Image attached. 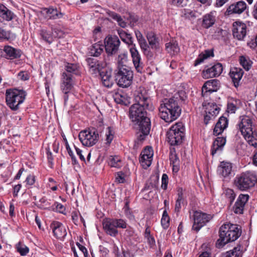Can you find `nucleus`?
<instances>
[{"mask_svg": "<svg viewBox=\"0 0 257 257\" xmlns=\"http://www.w3.org/2000/svg\"><path fill=\"white\" fill-rule=\"evenodd\" d=\"M4 51L6 53V56L4 57L7 59H17L21 56L22 52L20 50L14 48L9 45H6L4 47Z\"/></svg>", "mask_w": 257, "mask_h": 257, "instance_id": "26", "label": "nucleus"}, {"mask_svg": "<svg viewBox=\"0 0 257 257\" xmlns=\"http://www.w3.org/2000/svg\"><path fill=\"white\" fill-rule=\"evenodd\" d=\"M101 77L103 85L106 87H110L112 85V81L111 80V70L108 69L106 67L100 72L98 75Z\"/></svg>", "mask_w": 257, "mask_h": 257, "instance_id": "25", "label": "nucleus"}, {"mask_svg": "<svg viewBox=\"0 0 257 257\" xmlns=\"http://www.w3.org/2000/svg\"><path fill=\"white\" fill-rule=\"evenodd\" d=\"M224 194L225 197L228 199V201L231 204L234 201L236 196L234 191L231 189H226L224 191Z\"/></svg>", "mask_w": 257, "mask_h": 257, "instance_id": "49", "label": "nucleus"}, {"mask_svg": "<svg viewBox=\"0 0 257 257\" xmlns=\"http://www.w3.org/2000/svg\"><path fill=\"white\" fill-rule=\"evenodd\" d=\"M249 196L247 194H240L238 197L232 210L234 213L237 214H242L243 213V210L245 203L247 202Z\"/></svg>", "mask_w": 257, "mask_h": 257, "instance_id": "18", "label": "nucleus"}, {"mask_svg": "<svg viewBox=\"0 0 257 257\" xmlns=\"http://www.w3.org/2000/svg\"><path fill=\"white\" fill-rule=\"evenodd\" d=\"M169 159L170 161V164L173 165V171L176 169V171H177L178 170L179 159L176 153L175 148H172L170 149L169 154Z\"/></svg>", "mask_w": 257, "mask_h": 257, "instance_id": "35", "label": "nucleus"}, {"mask_svg": "<svg viewBox=\"0 0 257 257\" xmlns=\"http://www.w3.org/2000/svg\"><path fill=\"white\" fill-rule=\"evenodd\" d=\"M113 218H105L103 221V227L106 233L110 236H116L118 234V230L116 229Z\"/></svg>", "mask_w": 257, "mask_h": 257, "instance_id": "24", "label": "nucleus"}, {"mask_svg": "<svg viewBox=\"0 0 257 257\" xmlns=\"http://www.w3.org/2000/svg\"><path fill=\"white\" fill-rule=\"evenodd\" d=\"M113 222L115 224L116 229H117V228L124 229L127 227V223L126 221L122 219L113 218Z\"/></svg>", "mask_w": 257, "mask_h": 257, "instance_id": "52", "label": "nucleus"}, {"mask_svg": "<svg viewBox=\"0 0 257 257\" xmlns=\"http://www.w3.org/2000/svg\"><path fill=\"white\" fill-rule=\"evenodd\" d=\"M226 143V138L225 137H217L213 143L211 148V154L212 156L218 151H222L223 147Z\"/></svg>", "mask_w": 257, "mask_h": 257, "instance_id": "29", "label": "nucleus"}, {"mask_svg": "<svg viewBox=\"0 0 257 257\" xmlns=\"http://www.w3.org/2000/svg\"><path fill=\"white\" fill-rule=\"evenodd\" d=\"M109 165L112 167L119 168L121 166V160L118 156H110L108 162Z\"/></svg>", "mask_w": 257, "mask_h": 257, "instance_id": "45", "label": "nucleus"}, {"mask_svg": "<svg viewBox=\"0 0 257 257\" xmlns=\"http://www.w3.org/2000/svg\"><path fill=\"white\" fill-rule=\"evenodd\" d=\"M187 0H172V3L174 5L183 7L186 6Z\"/></svg>", "mask_w": 257, "mask_h": 257, "instance_id": "62", "label": "nucleus"}, {"mask_svg": "<svg viewBox=\"0 0 257 257\" xmlns=\"http://www.w3.org/2000/svg\"><path fill=\"white\" fill-rule=\"evenodd\" d=\"M177 195L178 198L177 200L185 201V200L184 197V190L182 187H178L177 188Z\"/></svg>", "mask_w": 257, "mask_h": 257, "instance_id": "61", "label": "nucleus"}, {"mask_svg": "<svg viewBox=\"0 0 257 257\" xmlns=\"http://www.w3.org/2000/svg\"><path fill=\"white\" fill-rule=\"evenodd\" d=\"M241 227L230 223H224L219 228V238L217 240L216 246L220 248L228 242L236 240L241 234Z\"/></svg>", "mask_w": 257, "mask_h": 257, "instance_id": "3", "label": "nucleus"}, {"mask_svg": "<svg viewBox=\"0 0 257 257\" xmlns=\"http://www.w3.org/2000/svg\"><path fill=\"white\" fill-rule=\"evenodd\" d=\"M133 75V72L127 66H122L115 70V80L117 85L122 88H127L132 84Z\"/></svg>", "mask_w": 257, "mask_h": 257, "instance_id": "6", "label": "nucleus"}, {"mask_svg": "<svg viewBox=\"0 0 257 257\" xmlns=\"http://www.w3.org/2000/svg\"><path fill=\"white\" fill-rule=\"evenodd\" d=\"M54 235L57 238L62 239L67 234L65 226L60 222L54 221L50 225Z\"/></svg>", "mask_w": 257, "mask_h": 257, "instance_id": "22", "label": "nucleus"}, {"mask_svg": "<svg viewBox=\"0 0 257 257\" xmlns=\"http://www.w3.org/2000/svg\"><path fill=\"white\" fill-rule=\"evenodd\" d=\"M127 56L126 54L123 53L118 55V66L117 68H119L122 66H126L125 63L127 62Z\"/></svg>", "mask_w": 257, "mask_h": 257, "instance_id": "54", "label": "nucleus"}, {"mask_svg": "<svg viewBox=\"0 0 257 257\" xmlns=\"http://www.w3.org/2000/svg\"><path fill=\"white\" fill-rule=\"evenodd\" d=\"M52 201H53V200L48 199L45 197H43L40 200V202L42 204L43 208L45 209H48L50 210H52Z\"/></svg>", "mask_w": 257, "mask_h": 257, "instance_id": "51", "label": "nucleus"}, {"mask_svg": "<svg viewBox=\"0 0 257 257\" xmlns=\"http://www.w3.org/2000/svg\"><path fill=\"white\" fill-rule=\"evenodd\" d=\"M161 222L163 228L167 229L170 225V217H162Z\"/></svg>", "mask_w": 257, "mask_h": 257, "instance_id": "59", "label": "nucleus"}, {"mask_svg": "<svg viewBox=\"0 0 257 257\" xmlns=\"http://www.w3.org/2000/svg\"><path fill=\"white\" fill-rule=\"evenodd\" d=\"M114 131L112 128L110 126L107 127L106 128V131L105 133L106 136V144L107 145H110L112 141L114 138Z\"/></svg>", "mask_w": 257, "mask_h": 257, "instance_id": "48", "label": "nucleus"}, {"mask_svg": "<svg viewBox=\"0 0 257 257\" xmlns=\"http://www.w3.org/2000/svg\"><path fill=\"white\" fill-rule=\"evenodd\" d=\"M209 107L208 109V113L210 114L214 117L216 116L220 110V108L216 105V103H211V104H208Z\"/></svg>", "mask_w": 257, "mask_h": 257, "instance_id": "47", "label": "nucleus"}, {"mask_svg": "<svg viewBox=\"0 0 257 257\" xmlns=\"http://www.w3.org/2000/svg\"><path fill=\"white\" fill-rule=\"evenodd\" d=\"M117 32L121 40L128 45L134 46L133 38L132 35L121 29L117 30Z\"/></svg>", "mask_w": 257, "mask_h": 257, "instance_id": "30", "label": "nucleus"}, {"mask_svg": "<svg viewBox=\"0 0 257 257\" xmlns=\"http://www.w3.org/2000/svg\"><path fill=\"white\" fill-rule=\"evenodd\" d=\"M252 120L249 116L245 115L242 117L238 126L243 136L249 134L252 128Z\"/></svg>", "mask_w": 257, "mask_h": 257, "instance_id": "17", "label": "nucleus"}, {"mask_svg": "<svg viewBox=\"0 0 257 257\" xmlns=\"http://www.w3.org/2000/svg\"><path fill=\"white\" fill-rule=\"evenodd\" d=\"M104 46L97 43H95L91 46L90 49L91 56L94 57L99 56L103 51Z\"/></svg>", "mask_w": 257, "mask_h": 257, "instance_id": "39", "label": "nucleus"}, {"mask_svg": "<svg viewBox=\"0 0 257 257\" xmlns=\"http://www.w3.org/2000/svg\"><path fill=\"white\" fill-rule=\"evenodd\" d=\"M232 164L229 162H222L217 168V173L224 178H229L232 174Z\"/></svg>", "mask_w": 257, "mask_h": 257, "instance_id": "23", "label": "nucleus"}, {"mask_svg": "<svg viewBox=\"0 0 257 257\" xmlns=\"http://www.w3.org/2000/svg\"><path fill=\"white\" fill-rule=\"evenodd\" d=\"M202 250L199 257H210L211 255V248L206 244H203L201 246Z\"/></svg>", "mask_w": 257, "mask_h": 257, "instance_id": "50", "label": "nucleus"}, {"mask_svg": "<svg viewBox=\"0 0 257 257\" xmlns=\"http://www.w3.org/2000/svg\"><path fill=\"white\" fill-rule=\"evenodd\" d=\"M242 247L241 245H237L232 250L227 252V254L225 257H231V255L234 257H241L242 255Z\"/></svg>", "mask_w": 257, "mask_h": 257, "instance_id": "44", "label": "nucleus"}, {"mask_svg": "<svg viewBox=\"0 0 257 257\" xmlns=\"http://www.w3.org/2000/svg\"><path fill=\"white\" fill-rule=\"evenodd\" d=\"M135 33L141 48L146 47V45H148L145 38L140 31L136 30Z\"/></svg>", "mask_w": 257, "mask_h": 257, "instance_id": "46", "label": "nucleus"}, {"mask_svg": "<svg viewBox=\"0 0 257 257\" xmlns=\"http://www.w3.org/2000/svg\"><path fill=\"white\" fill-rule=\"evenodd\" d=\"M223 71L221 63H216L209 67L206 66L202 72V77L205 79L216 77L219 76Z\"/></svg>", "mask_w": 257, "mask_h": 257, "instance_id": "12", "label": "nucleus"}, {"mask_svg": "<svg viewBox=\"0 0 257 257\" xmlns=\"http://www.w3.org/2000/svg\"><path fill=\"white\" fill-rule=\"evenodd\" d=\"M106 14L113 20L116 21L120 27L124 28L126 27V23L123 20L119 14L110 10H107Z\"/></svg>", "mask_w": 257, "mask_h": 257, "instance_id": "36", "label": "nucleus"}, {"mask_svg": "<svg viewBox=\"0 0 257 257\" xmlns=\"http://www.w3.org/2000/svg\"><path fill=\"white\" fill-rule=\"evenodd\" d=\"M146 37L149 42V46L151 48L155 51H159L160 50L159 43L156 34L152 31L148 32L146 34Z\"/></svg>", "mask_w": 257, "mask_h": 257, "instance_id": "28", "label": "nucleus"}, {"mask_svg": "<svg viewBox=\"0 0 257 257\" xmlns=\"http://www.w3.org/2000/svg\"><path fill=\"white\" fill-rule=\"evenodd\" d=\"M89 72L96 76L98 73L106 67V63L104 60H99L93 57H88L85 60Z\"/></svg>", "mask_w": 257, "mask_h": 257, "instance_id": "9", "label": "nucleus"}, {"mask_svg": "<svg viewBox=\"0 0 257 257\" xmlns=\"http://www.w3.org/2000/svg\"><path fill=\"white\" fill-rule=\"evenodd\" d=\"M104 43V47H105L106 52L108 55H112L117 52L120 45V41L117 36H114L106 38Z\"/></svg>", "mask_w": 257, "mask_h": 257, "instance_id": "13", "label": "nucleus"}, {"mask_svg": "<svg viewBox=\"0 0 257 257\" xmlns=\"http://www.w3.org/2000/svg\"><path fill=\"white\" fill-rule=\"evenodd\" d=\"M159 178L157 176H152L147 182L144 187V190H149L152 189H157L158 186Z\"/></svg>", "mask_w": 257, "mask_h": 257, "instance_id": "40", "label": "nucleus"}, {"mask_svg": "<svg viewBox=\"0 0 257 257\" xmlns=\"http://www.w3.org/2000/svg\"><path fill=\"white\" fill-rule=\"evenodd\" d=\"M243 70L238 67H233L230 69L229 75L232 79L234 86L237 88L240 84V80L243 75Z\"/></svg>", "mask_w": 257, "mask_h": 257, "instance_id": "21", "label": "nucleus"}, {"mask_svg": "<svg viewBox=\"0 0 257 257\" xmlns=\"http://www.w3.org/2000/svg\"><path fill=\"white\" fill-rule=\"evenodd\" d=\"M232 35L238 40H243L246 35V25L241 22H235L233 24Z\"/></svg>", "mask_w": 257, "mask_h": 257, "instance_id": "15", "label": "nucleus"}, {"mask_svg": "<svg viewBox=\"0 0 257 257\" xmlns=\"http://www.w3.org/2000/svg\"><path fill=\"white\" fill-rule=\"evenodd\" d=\"M54 211H57L61 213H64L65 211V207L62 204L55 202L53 204H52V210Z\"/></svg>", "mask_w": 257, "mask_h": 257, "instance_id": "53", "label": "nucleus"}, {"mask_svg": "<svg viewBox=\"0 0 257 257\" xmlns=\"http://www.w3.org/2000/svg\"><path fill=\"white\" fill-rule=\"evenodd\" d=\"M114 101L118 104H125L126 102V94L123 92H116L113 95Z\"/></svg>", "mask_w": 257, "mask_h": 257, "instance_id": "43", "label": "nucleus"}, {"mask_svg": "<svg viewBox=\"0 0 257 257\" xmlns=\"http://www.w3.org/2000/svg\"><path fill=\"white\" fill-rule=\"evenodd\" d=\"M153 151L151 147H146L141 154L140 162L143 167L147 169L152 163Z\"/></svg>", "mask_w": 257, "mask_h": 257, "instance_id": "16", "label": "nucleus"}, {"mask_svg": "<svg viewBox=\"0 0 257 257\" xmlns=\"http://www.w3.org/2000/svg\"><path fill=\"white\" fill-rule=\"evenodd\" d=\"M150 47L149 45L146 46V47L141 48L144 54L149 58H151L153 57V53L150 50Z\"/></svg>", "mask_w": 257, "mask_h": 257, "instance_id": "56", "label": "nucleus"}, {"mask_svg": "<svg viewBox=\"0 0 257 257\" xmlns=\"http://www.w3.org/2000/svg\"><path fill=\"white\" fill-rule=\"evenodd\" d=\"M65 71L62 73H66V74L70 75L72 77H73V74H78V66L77 64L72 63H67L65 67Z\"/></svg>", "mask_w": 257, "mask_h": 257, "instance_id": "38", "label": "nucleus"}, {"mask_svg": "<svg viewBox=\"0 0 257 257\" xmlns=\"http://www.w3.org/2000/svg\"><path fill=\"white\" fill-rule=\"evenodd\" d=\"M0 17L6 21H10L13 19V13L4 5H0Z\"/></svg>", "mask_w": 257, "mask_h": 257, "instance_id": "37", "label": "nucleus"}, {"mask_svg": "<svg viewBox=\"0 0 257 257\" xmlns=\"http://www.w3.org/2000/svg\"><path fill=\"white\" fill-rule=\"evenodd\" d=\"M215 22V16L212 13L207 14L203 17L202 26L203 28L208 29L212 27Z\"/></svg>", "mask_w": 257, "mask_h": 257, "instance_id": "32", "label": "nucleus"}, {"mask_svg": "<svg viewBox=\"0 0 257 257\" xmlns=\"http://www.w3.org/2000/svg\"><path fill=\"white\" fill-rule=\"evenodd\" d=\"M123 209L124 213L126 217L130 220H133L135 219V216L133 215L130 208H127L126 207H123Z\"/></svg>", "mask_w": 257, "mask_h": 257, "instance_id": "58", "label": "nucleus"}, {"mask_svg": "<svg viewBox=\"0 0 257 257\" xmlns=\"http://www.w3.org/2000/svg\"><path fill=\"white\" fill-rule=\"evenodd\" d=\"M25 181L27 183V184L32 185L35 183V177L34 175H29L27 176Z\"/></svg>", "mask_w": 257, "mask_h": 257, "instance_id": "63", "label": "nucleus"}, {"mask_svg": "<svg viewBox=\"0 0 257 257\" xmlns=\"http://www.w3.org/2000/svg\"><path fill=\"white\" fill-rule=\"evenodd\" d=\"M185 126L182 122H176L167 133V141L171 146L180 145L185 139Z\"/></svg>", "mask_w": 257, "mask_h": 257, "instance_id": "5", "label": "nucleus"}, {"mask_svg": "<svg viewBox=\"0 0 257 257\" xmlns=\"http://www.w3.org/2000/svg\"><path fill=\"white\" fill-rule=\"evenodd\" d=\"M239 63L246 71H248L250 69L252 64V62L248 57L244 56L239 57Z\"/></svg>", "mask_w": 257, "mask_h": 257, "instance_id": "41", "label": "nucleus"}, {"mask_svg": "<svg viewBox=\"0 0 257 257\" xmlns=\"http://www.w3.org/2000/svg\"><path fill=\"white\" fill-rule=\"evenodd\" d=\"M220 87L219 81L217 79H212L207 81L202 88V94L204 96L207 92L211 93L216 92Z\"/></svg>", "mask_w": 257, "mask_h": 257, "instance_id": "20", "label": "nucleus"}, {"mask_svg": "<svg viewBox=\"0 0 257 257\" xmlns=\"http://www.w3.org/2000/svg\"><path fill=\"white\" fill-rule=\"evenodd\" d=\"M159 115L166 122H171L181 114V109L178 102V98L173 97L165 99L159 108Z\"/></svg>", "mask_w": 257, "mask_h": 257, "instance_id": "2", "label": "nucleus"}, {"mask_svg": "<svg viewBox=\"0 0 257 257\" xmlns=\"http://www.w3.org/2000/svg\"><path fill=\"white\" fill-rule=\"evenodd\" d=\"M17 250L21 255L24 256L29 252V249L25 245H19L17 246Z\"/></svg>", "mask_w": 257, "mask_h": 257, "instance_id": "55", "label": "nucleus"}, {"mask_svg": "<svg viewBox=\"0 0 257 257\" xmlns=\"http://www.w3.org/2000/svg\"><path fill=\"white\" fill-rule=\"evenodd\" d=\"M214 56L213 50H206L200 54L194 62V65L196 66L202 63L204 60L213 57Z\"/></svg>", "mask_w": 257, "mask_h": 257, "instance_id": "33", "label": "nucleus"}, {"mask_svg": "<svg viewBox=\"0 0 257 257\" xmlns=\"http://www.w3.org/2000/svg\"><path fill=\"white\" fill-rule=\"evenodd\" d=\"M116 181L119 183H123L125 181L124 174L122 172H118L115 175Z\"/></svg>", "mask_w": 257, "mask_h": 257, "instance_id": "60", "label": "nucleus"}, {"mask_svg": "<svg viewBox=\"0 0 257 257\" xmlns=\"http://www.w3.org/2000/svg\"><path fill=\"white\" fill-rule=\"evenodd\" d=\"M211 218V217L210 215L195 211L194 214V223L192 226V229L198 232Z\"/></svg>", "mask_w": 257, "mask_h": 257, "instance_id": "11", "label": "nucleus"}, {"mask_svg": "<svg viewBox=\"0 0 257 257\" xmlns=\"http://www.w3.org/2000/svg\"><path fill=\"white\" fill-rule=\"evenodd\" d=\"M47 14V17L49 19H57L62 17L63 14L58 12L57 9L53 8H44L43 10Z\"/></svg>", "mask_w": 257, "mask_h": 257, "instance_id": "34", "label": "nucleus"}, {"mask_svg": "<svg viewBox=\"0 0 257 257\" xmlns=\"http://www.w3.org/2000/svg\"><path fill=\"white\" fill-rule=\"evenodd\" d=\"M40 35L43 40L49 44L52 43L53 37L52 32L48 31L46 29H41L40 31Z\"/></svg>", "mask_w": 257, "mask_h": 257, "instance_id": "42", "label": "nucleus"}, {"mask_svg": "<svg viewBox=\"0 0 257 257\" xmlns=\"http://www.w3.org/2000/svg\"><path fill=\"white\" fill-rule=\"evenodd\" d=\"M168 176L166 174H163L162 177V185L161 187L164 190L167 189L168 184Z\"/></svg>", "mask_w": 257, "mask_h": 257, "instance_id": "57", "label": "nucleus"}, {"mask_svg": "<svg viewBox=\"0 0 257 257\" xmlns=\"http://www.w3.org/2000/svg\"><path fill=\"white\" fill-rule=\"evenodd\" d=\"M256 183L255 178L247 174H241L236 177L234 180V184L237 188L241 190L245 191L253 187Z\"/></svg>", "mask_w": 257, "mask_h": 257, "instance_id": "8", "label": "nucleus"}, {"mask_svg": "<svg viewBox=\"0 0 257 257\" xmlns=\"http://www.w3.org/2000/svg\"><path fill=\"white\" fill-rule=\"evenodd\" d=\"M135 100L136 103L130 107L129 116L134 122L135 129L140 133L138 139L143 141L150 133L151 129V121L147 112L150 99L146 92L137 91L135 94Z\"/></svg>", "mask_w": 257, "mask_h": 257, "instance_id": "1", "label": "nucleus"}, {"mask_svg": "<svg viewBox=\"0 0 257 257\" xmlns=\"http://www.w3.org/2000/svg\"><path fill=\"white\" fill-rule=\"evenodd\" d=\"M130 52L133 62L138 72L142 73L143 70V64L141 62V56L135 47V45L130 48Z\"/></svg>", "mask_w": 257, "mask_h": 257, "instance_id": "19", "label": "nucleus"}, {"mask_svg": "<svg viewBox=\"0 0 257 257\" xmlns=\"http://www.w3.org/2000/svg\"><path fill=\"white\" fill-rule=\"evenodd\" d=\"M246 4L244 1L235 2L227 8L225 14L227 16L240 15L246 10Z\"/></svg>", "mask_w": 257, "mask_h": 257, "instance_id": "14", "label": "nucleus"}, {"mask_svg": "<svg viewBox=\"0 0 257 257\" xmlns=\"http://www.w3.org/2000/svg\"><path fill=\"white\" fill-rule=\"evenodd\" d=\"M228 126V119L226 117L223 116H221L215 126L213 130V134L215 136H218L223 132V131Z\"/></svg>", "mask_w": 257, "mask_h": 257, "instance_id": "27", "label": "nucleus"}, {"mask_svg": "<svg viewBox=\"0 0 257 257\" xmlns=\"http://www.w3.org/2000/svg\"><path fill=\"white\" fill-rule=\"evenodd\" d=\"M244 139L247 142L248 144L254 148H257V140L255 139H247L246 137H244Z\"/></svg>", "mask_w": 257, "mask_h": 257, "instance_id": "64", "label": "nucleus"}, {"mask_svg": "<svg viewBox=\"0 0 257 257\" xmlns=\"http://www.w3.org/2000/svg\"><path fill=\"white\" fill-rule=\"evenodd\" d=\"M26 93L23 90L8 89L6 92L7 105L13 111H17L25 99Z\"/></svg>", "mask_w": 257, "mask_h": 257, "instance_id": "4", "label": "nucleus"}, {"mask_svg": "<svg viewBox=\"0 0 257 257\" xmlns=\"http://www.w3.org/2000/svg\"><path fill=\"white\" fill-rule=\"evenodd\" d=\"M82 144L86 147H91L96 144L99 139L97 130L94 127L81 131L78 135Z\"/></svg>", "mask_w": 257, "mask_h": 257, "instance_id": "7", "label": "nucleus"}, {"mask_svg": "<svg viewBox=\"0 0 257 257\" xmlns=\"http://www.w3.org/2000/svg\"><path fill=\"white\" fill-rule=\"evenodd\" d=\"M166 50L171 55H176L180 51V48L176 41L172 40L166 44Z\"/></svg>", "mask_w": 257, "mask_h": 257, "instance_id": "31", "label": "nucleus"}, {"mask_svg": "<svg viewBox=\"0 0 257 257\" xmlns=\"http://www.w3.org/2000/svg\"><path fill=\"white\" fill-rule=\"evenodd\" d=\"M73 77H72L70 75L66 74V73H62L61 82L60 85V88L62 92L64 93V105L68 100L69 93L70 92L73 87Z\"/></svg>", "mask_w": 257, "mask_h": 257, "instance_id": "10", "label": "nucleus"}]
</instances>
